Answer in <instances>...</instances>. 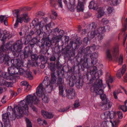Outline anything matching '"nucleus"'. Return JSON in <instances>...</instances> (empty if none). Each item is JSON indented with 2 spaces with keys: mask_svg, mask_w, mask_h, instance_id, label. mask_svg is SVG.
Segmentation results:
<instances>
[{
  "mask_svg": "<svg viewBox=\"0 0 127 127\" xmlns=\"http://www.w3.org/2000/svg\"><path fill=\"white\" fill-rule=\"evenodd\" d=\"M100 88H94V92L96 94V95H99L100 96L101 95L104 93L103 90L100 89Z\"/></svg>",
  "mask_w": 127,
  "mask_h": 127,
  "instance_id": "nucleus-31",
  "label": "nucleus"
},
{
  "mask_svg": "<svg viewBox=\"0 0 127 127\" xmlns=\"http://www.w3.org/2000/svg\"><path fill=\"white\" fill-rule=\"evenodd\" d=\"M43 34V38L41 42H38V45L40 48L43 49L45 47H47L49 46L50 43L49 38L47 36V34L44 32H43L42 33H40L38 35Z\"/></svg>",
  "mask_w": 127,
  "mask_h": 127,
  "instance_id": "nucleus-5",
  "label": "nucleus"
},
{
  "mask_svg": "<svg viewBox=\"0 0 127 127\" xmlns=\"http://www.w3.org/2000/svg\"><path fill=\"white\" fill-rule=\"evenodd\" d=\"M76 78L74 76H72L69 79V85L71 87L74 86L76 82Z\"/></svg>",
  "mask_w": 127,
  "mask_h": 127,
  "instance_id": "nucleus-24",
  "label": "nucleus"
},
{
  "mask_svg": "<svg viewBox=\"0 0 127 127\" xmlns=\"http://www.w3.org/2000/svg\"><path fill=\"white\" fill-rule=\"evenodd\" d=\"M32 74V73L29 70H28L25 72L24 76L30 79L31 80L33 78V76Z\"/></svg>",
  "mask_w": 127,
  "mask_h": 127,
  "instance_id": "nucleus-27",
  "label": "nucleus"
},
{
  "mask_svg": "<svg viewBox=\"0 0 127 127\" xmlns=\"http://www.w3.org/2000/svg\"><path fill=\"white\" fill-rule=\"evenodd\" d=\"M106 31L105 27H100L96 30L92 31L89 35V36L93 38L96 35L98 34V37L101 40L102 38V34L104 33Z\"/></svg>",
  "mask_w": 127,
  "mask_h": 127,
  "instance_id": "nucleus-4",
  "label": "nucleus"
},
{
  "mask_svg": "<svg viewBox=\"0 0 127 127\" xmlns=\"http://www.w3.org/2000/svg\"><path fill=\"white\" fill-rule=\"evenodd\" d=\"M120 90L118 89V91H114L113 92V94L114 98L115 99H117L118 98L117 96V95L119 93H120Z\"/></svg>",
  "mask_w": 127,
  "mask_h": 127,
  "instance_id": "nucleus-53",
  "label": "nucleus"
},
{
  "mask_svg": "<svg viewBox=\"0 0 127 127\" xmlns=\"http://www.w3.org/2000/svg\"><path fill=\"white\" fill-rule=\"evenodd\" d=\"M31 59L32 61H35L34 63H33L32 64L33 66H34L35 67H38L39 64V63H38L36 61L38 60V56L36 54H33L31 55Z\"/></svg>",
  "mask_w": 127,
  "mask_h": 127,
  "instance_id": "nucleus-19",
  "label": "nucleus"
},
{
  "mask_svg": "<svg viewBox=\"0 0 127 127\" xmlns=\"http://www.w3.org/2000/svg\"><path fill=\"white\" fill-rule=\"evenodd\" d=\"M8 45L1 46L0 47V60L1 62H9L10 61L9 58L6 53V51L8 49Z\"/></svg>",
  "mask_w": 127,
  "mask_h": 127,
  "instance_id": "nucleus-3",
  "label": "nucleus"
},
{
  "mask_svg": "<svg viewBox=\"0 0 127 127\" xmlns=\"http://www.w3.org/2000/svg\"><path fill=\"white\" fill-rule=\"evenodd\" d=\"M95 2L93 1H91L89 4V8L90 9H93Z\"/></svg>",
  "mask_w": 127,
  "mask_h": 127,
  "instance_id": "nucleus-61",
  "label": "nucleus"
},
{
  "mask_svg": "<svg viewBox=\"0 0 127 127\" xmlns=\"http://www.w3.org/2000/svg\"><path fill=\"white\" fill-rule=\"evenodd\" d=\"M4 125V127H11V125L10 120L3 121Z\"/></svg>",
  "mask_w": 127,
  "mask_h": 127,
  "instance_id": "nucleus-42",
  "label": "nucleus"
},
{
  "mask_svg": "<svg viewBox=\"0 0 127 127\" xmlns=\"http://www.w3.org/2000/svg\"><path fill=\"white\" fill-rule=\"evenodd\" d=\"M100 97L101 99L103 101L105 100H106V99L107 98L106 95L105 94H104V93L101 95L100 96Z\"/></svg>",
  "mask_w": 127,
  "mask_h": 127,
  "instance_id": "nucleus-55",
  "label": "nucleus"
},
{
  "mask_svg": "<svg viewBox=\"0 0 127 127\" xmlns=\"http://www.w3.org/2000/svg\"><path fill=\"white\" fill-rule=\"evenodd\" d=\"M20 19L23 22V21L25 22H28L30 21V19L28 14L26 13H24L21 15L20 17Z\"/></svg>",
  "mask_w": 127,
  "mask_h": 127,
  "instance_id": "nucleus-22",
  "label": "nucleus"
},
{
  "mask_svg": "<svg viewBox=\"0 0 127 127\" xmlns=\"http://www.w3.org/2000/svg\"><path fill=\"white\" fill-rule=\"evenodd\" d=\"M124 26V28L123 29L121 34L122 35L123 37H127V33L125 31L127 29L126 27H127V26H125V25Z\"/></svg>",
  "mask_w": 127,
  "mask_h": 127,
  "instance_id": "nucleus-44",
  "label": "nucleus"
},
{
  "mask_svg": "<svg viewBox=\"0 0 127 127\" xmlns=\"http://www.w3.org/2000/svg\"><path fill=\"white\" fill-rule=\"evenodd\" d=\"M7 77L6 79L8 80H12L13 79V76L11 75L12 74L10 73L7 74Z\"/></svg>",
  "mask_w": 127,
  "mask_h": 127,
  "instance_id": "nucleus-59",
  "label": "nucleus"
},
{
  "mask_svg": "<svg viewBox=\"0 0 127 127\" xmlns=\"http://www.w3.org/2000/svg\"><path fill=\"white\" fill-rule=\"evenodd\" d=\"M33 54L32 50L30 49L29 46H27L25 47L23 51L24 57L20 56L21 59L27 58L29 56H31Z\"/></svg>",
  "mask_w": 127,
  "mask_h": 127,
  "instance_id": "nucleus-9",
  "label": "nucleus"
},
{
  "mask_svg": "<svg viewBox=\"0 0 127 127\" xmlns=\"http://www.w3.org/2000/svg\"><path fill=\"white\" fill-rule=\"evenodd\" d=\"M26 121L27 123V127H32L31 123L29 119L27 118Z\"/></svg>",
  "mask_w": 127,
  "mask_h": 127,
  "instance_id": "nucleus-54",
  "label": "nucleus"
},
{
  "mask_svg": "<svg viewBox=\"0 0 127 127\" xmlns=\"http://www.w3.org/2000/svg\"><path fill=\"white\" fill-rule=\"evenodd\" d=\"M21 10V9H15L12 11L13 14L15 17H16V19L20 18V12Z\"/></svg>",
  "mask_w": 127,
  "mask_h": 127,
  "instance_id": "nucleus-28",
  "label": "nucleus"
},
{
  "mask_svg": "<svg viewBox=\"0 0 127 127\" xmlns=\"http://www.w3.org/2000/svg\"><path fill=\"white\" fill-rule=\"evenodd\" d=\"M70 108V107H67L65 108L60 109L58 110V111L59 112H62L66 111Z\"/></svg>",
  "mask_w": 127,
  "mask_h": 127,
  "instance_id": "nucleus-58",
  "label": "nucleus"
},
{
  "mask_svg": "<svg viewBox=\"0 0 127 127\" xmlns=\"http://www.w3.org/2000/svg\"><path fill=\"white\" fill-rule=\"evenodd\" d=\"M97 67L96 66H93V69L92 70V72H93V74H94V75L95 74H96V73L97 72Z\"/></svg>",
  "mask_w": 127,
  "mask_h": 127,
  "instance_id": "nucleus-64",
  "label": "nucleus"
},
{
  "mask_svg": "<svg viewBox=\"0 0 127 127\" xmlns=\"http://www.w3.org/2000/svg\"><path fill=\"white\" fill-rule=\"evenodd\" d=\"M88 59L87 58H83L81 59L79 64L81 66V68L82 70H84L85 68L88 69L89 66L87 63Z\"/></svg>",
  "mask_w": 127,
  "mask_h": 127,
  "instance_id": "nucleus-13",
  "label": "nucleus"
},
{
  "mask_svg": "<svg viewBox=\"0 0 127 127\" xmlns=\"http://www.w3.org/2000/svg\"><path fill=\"white\" fill-rule=\"evenodd\" d=\"M59 38L58 36H56L53 37L51 39L49 43V46L50 45H56L59 42L58 40Z\"/></svg>",
  "mask_w": 127,
  "mask_h": 127,
  "instance_id": "nucleus-20",
  "label": "nucleus"
},
{
  "mask_svg": "<svg viewBox=\"0 0 127 127\" xmlns=\"http://www.w3.org/2000/svg\"><path fill=\"white\" fill-rule=\"evenodd\" d=\"M65 92L66 95H65V96H66L68 99H72L74 98L75 96V92L74 89L70 88L68 90L66 89Z\"/></svg>",
  "mask_w": 127,
  "mask_h": 127,
  "instance_id": "nucleus-12",
  "label": "nucleus"
},
{
  "mask_svg": "<svg viewBox=\"0 0 127 127\" xmlns=\"http://www.w3.org/2000/svg\"><path fill=\"white\" fill-rule=\"evenodd\" d=\"M22 23V21L20 19H16V22L14 25V28H17L18 27V26L19 25V23Z\"/></svg>",
  "mask_w": 127,
  "mask_h": 127,
  "instance_id": "nucleus-45",
  "label": "nucleus"
},
{
  "mask_svg": "<svg viewBox=\"0 0 127 127\" xmlns=\"http://www.w3.org/2000/svg\"><path fill=\"white\" fill-rule=\"evenodd\" d=\"M21 85L23 86H27V89L28 90H30L31 86L29 85L28 82L27 81H24L22 82L21 83Z\"/></svg>",
  "mask_w": 127,
  "mask_h": 127,
  "instance_id": "nucleus-38",
  "label": "nucleus"
},
{
  "mask_svg": "<svg viewBox=\"0 0 127 127\" xmlns=\"http://www.w3.org/2000/svg\"><path fill=\"white\" fill-rule=\"evenodd\" d=\"M45 14L44 13L39 11L36 13V17L39 18H40L41 16H44Z\"/></svg>",
  "mask_w": 127,
  "mask_h": 127,
  "instance_id": "nucleus-43",
  "label": "nucleus"
},
{
  "mask_svg": "<svg viewBox=\"0 0 127 127\" xmlns=\"http://www.w3.org/2000/svg\"><path fill=\"white\" fill-rule=\"evenodd\" d=\"M69 45L70 47H72L73 49H72L70 51L68 54L71 57L74 56L75 54L74 49H78V46L76 43H74L72 41L70 42Z\"/></svg>",
  "mask_w": 127,
  "mask_h": 127,
  "instance_id": "nucleus-14",
  "label": "nucleus"
},
{
  "mask_svg": "<svg viewBox=\"0 0 127 127\" xmlns=\"http://www.w3.org/2000/svg\"><path fill=\"white\" fill-rule=\"evenodd\" d=\"M113 82V80L112 78L110 76H109L108 79V81H107L106 82L108 85L109 89H110V86L109 84V83H112Z\"/></svg>",
  "mask_w": 127,
  "mask_h": 127,
  "instance_id": "nucleus-51",
  "label": "nucleus"
},
{
  "mask_svg": "<svg viewBox=\"0 0 127 127\" xmlns=\"http://www.w3.org/2000/svg\"><path fill=\"white\" fill-rule=\"evenodd\" d=\"M23 42L24 40L22 41V39L21 38L20 40H18L12 46L11 48L13 49L14 51L16 52L14 53H17L19 54L18 52L20 51L22 48Z\"/></svg>",
  "mask_w": 127,
  "mask_h": 127,
  "instance_id": "nucleus-8",
  "label": "nucleus"
},
{
  "mask_svg": "<svg viewBox=\"0 0 127 127\" xmlns=\"http://www.w3.org/2000/svg\"><path fill=\"white\" fill-rule=\"evenodd\" d=\"M38 18H35L32 21V24L33 26L35 27V26H39L40 22L38 23Z\"/></svg>",
  "mask_w": 127,
  "mask_h": 127,
  "instance_id": "nucleus-37",
  "label": "nucleus"
},
{
  "mask_svg": "<svg viewBox=\"0 0 127 127\" xmlns=\"http://www.w3.org/2000/svg\"><path fill=\"white\" fill-rule=\"evenodd\" d=\"M75 84L77 88L78 89H79L81 88L83 85L82 82H80V80L79 79L77 80H76Z\"/></svg>",
  "mask_w": 127,
  "mask_h": 127,
  "instance_id": "nucleus-40",
  "label": "nucleus"
},
{
  "mask_svg": "<svg viewBox=\"0 0 127 127\" xmlns=\"http://www.w3.org/2000/svg\"><path fill=\"white\" fill-rule=\"evenodd\" d=\"M112 105V102L109 101L107 98L106 99V100L101 103L100 104L102 109L103 110H106L110 109Z\"/></svg>",
  "mask_w": 127,
  "mask_h": 127,
  "instance_id": "nucleus-11",
  "label": "nucleus"
},
{
  "mask_svg": "<svg viewBox=\"0 0 127 127\" xmlns=\"http://www.w3.org/2000/svg\"><path fill=\"white\" fill-rule=\"evenodd\" d=\"M41 113L43 116L46 118L51 119L53 116V115L52 114L46 112L43 110L41 111Z\"/></svg>",
  "mask_w": 127,
  "mask_h": 127,
  "instance_id": "nucleus-23",
  "label": "nucleus"
},
{
  "mask_svg": "<svg viewBox=\"0 0 127 127\" xmlns=\"http://www.w3.org/2000/svg\"><path fill=\"white\" fill-rule=\"evenodd\" d=\"M50 3L51 6L56 9L63 7L62 0H50Z\"/></svg>",
  "mask_w": 127,
  "mask_h": 127,
  "instance_id": "nucleus-10",
  "label": "nucleus"
},
{
  "mask_svg": "<svg viewBox=\"0 0 127 127\" xmlns=\"http://www.w3.org/2000/svg\"><path fill=\"white\" fill-rule=\"evenodd\" d=\"M10 114L9 112H8L3 114L2 115V120L3 121H5L9 120V115Z\"/></svg>",
  "mask_w": 127,
  "mask_h": 127,
  "instance_id": "nucleus-32",
  "label": "nucleus"
},
{
  "mask_svg": "<svg viewBox=\"0 0 127 127\" xmlns=\"http://www.w3.org/2000/svg\"><path fill=\"white\" fill-rule=\"evenodd\" d=\"M91 58L92 59V61L91 62V64L92 65L93 64V65H95L97 62V60L96 58H93L92 59V56H90Z\"/></svg>",
  "mask_w": 127,
  "mask_h": 127,
  "instance_id": "nucleus-48",
  "label": "nucleus"
},
{
  "mask_svg": "<svg viewBox=\"0 0 127 127\" xmlns=\"http://www.w3.org/2000/svg\"><path fill=\"white\" fill-rule=\"evenodd\" d=\"M119 108L122 110L124 112H126L127 111V106L126 105H120L119 106Z\"/></svg>",
  "mask_w": 127,
  "mask_h": 127,
  "instance_id": "nucleus-46",
  "label": "nucleus"
},
{
  "mask_svg": "<svg viewBox=\"0 0 127 127\" xmlns=\"http://www.w3.org/2000/svg\"><path fill=\"white\" fill-rule=\"evenodd\" d=\"M15 66H11L10 67H8V71L9 73L14 75V70Z\"/></svg>",
  "mask_w": 127,
  "mask_h": 127,
  "instance_id": "nucleus-39",
  "label": "nucleus"
},
{
  "mask_svg": "<svg viewBox=\"0 0 127 127\" xmlns=\"http://www.w3.org/2000/svg\"><path fill=\"white\" fill-rule=\"evenodd\" d=\"M126 70V65L124 64L121 68L118 70L116 74V76L118 78H120L124 74Z\"/></svg>",
  "mask_w": 127,
  "mask_h": 127,
  "instance_id": "nucleus-15",
  "label": "nucleus"
},
{
  "mask_svg": "<svg viewBox=\"0 0 127 127\" xmlns=\"http://www.w3.org/2000/svg\"><path fill=\"white\" fill-rule=\"evenodd\" d=\"M40 60L41 62H42L43 64H45L46 62V58L45 57L42 55H39L38 56V58Z\"/></svg>",
  "mask_w": 127,
  "mask_h": 127,
  "instance_id": "nucleus-36",
  "label": "nucleus"
},
{
  "mask_svg": "<svg viewBox=\"0 0 127 127\" xmlns=\"http://www.w3.org/2000/svg\"><path fill=\"white\" fill-rule=\"evenodd\" d=\"M7 18L5 16L1 15L0 16V21L1 23L3 22L5 19Z\"/></svg>",
  "mask_w": 127,
  "mask_h": 127,
  "instance_id": "nucleus-57",
  "label": "nucleus"
},
{
  "mask_svg": "<svg viewBox=\"0 0 127 127\" xmlns=\"http://www.w3.org/2000/svg\"><path fill=\"white\" fill-rule=\"evenodd\" d=\"M3 35L2 37L1 41H2V46H6L7 45H5V39L6 38H11V36H10V34L8 31H4L3 32Z\"/></svg>",
  "mask_w": 127,
  "mask_h": 127,
  "instance_id": "nucleus-18",
  "label": "nucleus"
},
{
  "mask_svg": "<svg viewBox=\"0 0 127 127\" xmlns=\"http://www.w3.org/2000/svg\"><path fill=\"white\" fill-rule=\"evenodd\" d=\"M47 18H42V19L41 22H40V24L39 25V27H42L44 25H45L47 23Z\"/></svg>",
  "mask_w": 127,
  "mask_h": 127,
  "instance_id": "nucleus-34",
  "label": "nucleus"
},
{
  "mask_svg": "<svg viewBox=\"0 0 127 127\" xmlns=\"http://www.w3.org/2000/svg\"><path fill=\"white\" fill-rule=\"evenodd\" d=\"M117 115L120 119H121L123 117V114L122 112L119 111L117 112Z\"/></svg>",
  "mask_w": 127,
  "mask_h": 127,
  "instance_id": "nucleus-60",
  "label": "nucleus"
},
{
  "mask_svg": "<svg viewBox=\"0 0 127 127\" xmlns=\"http://www.w3.org/2000/svg\"><path fill=\"white\" fill-rule=\"evenodd\" d=\"M8 73H6L5 72H2L0 74V77H2L3 78L6 79L7 78L8 76L7 74Z\"/></svg>",
  "mask_w": 127,
  "mask_h": 127,
  "instance_id": "nucleus-50",
  "label": "nucleus"
},
{
  "mask_svg": "<svg viewBox=\"0 0 127 127\" xmlns=\"http://www.w3.org/2000/svg\"><path fill=\"white\" fill-rule=\"evenodd\" d=\"M55 72H52L51 73V80L50 82H49L50 84H51L52 85L55 84L56 82V77L55 74Z\"/></svg>",
  "mask_w": 127,
  "mask_h": 127,
  "instance_id": "nucleus-26",
  "label": "nucleus"
},
{
  "mask_svg": "<svg viewBox=\"0 0 127 127\" xmlns=\"http://www.w3.org/2000/svg\"><path fill=\"white\" fill-rule=\"evenodd\" d=\"M80 106L79 102L78 100H76L75 101V103L74 104L73 107L76 108L77 107Z\"/></svg>",
  "mask_w": 127,
  "mask_h": 127,
  "instance_id": "nucleus-62",
  "label": "nucleus"
},
{
  "mask_svg": "<svg viewBox=\"0 0 127 127\" xmlns=\"http://www.w3.org/2000/svg\"><path fill=\"white\" fill-rule=\"evenodd\" d=\"M14 55L15 58L11 60V62L14 66L18 68H20L23 65V63L21 60L22 59L18 58V57L19 56V54L17 53H14Z\"/></svg>",
  "mask_w": 127,
  "mask_h": 127,
  "instance_id": "nucleus-7",
  "label": "nucleus"
},
{
  "mask_svg": "<svg viewBox=\"0 0 127 127\" xmlns=\"http://www.w3.org/2000/svg\"><path fill=\"white\" fill-rule=\"evenodd\" d=\"M97 13V17L98 18H99L103 16L104 12L103 7H100L98 9Z\"/></svg>",
  "mask_w": 127,
  "mask_h": 127,
  "instance_id": "nucleus-25",
  "label": "nucleus"
},
{
  "mask_svg": "<svg viewBox=\"0 0 127 127\" xmlns=\"http://www.w3.org/2000/svg\"><path fill=\"white\" fill-rule=\"evenodd\" d=\"M49 82L48 77H45L42 83H40L37 88L36 93L37 96H40L42 95L44 88L47 92L50 93L51 92L53 89V85L49 83Z\"/></svg>",
  "mask_w": 127,
  "mask_h": 127,
  "instance_id": "nucleus-2",
  "label": "nucleus"
},
{
  "mask_svg": "<svg viewBox=\"0 0 127 127\" xmlns=\"http://www.w3.org/2000/svg\"><path fill=\"white\" fill-rule=\"evenodd\" d=\"M106 56L107 58L110 61L112 60V57L111 53V51L109 49H107L106 51Z\"/></svg>",
  "mask_w": 127,
  "mask_h": 127,
  "instance_id": "nucleus-35",
  "label": "nucleus"
},
{
  "mask_svg": "<svg viewBox=\"0 0 127 127\" xmlns=\"http://www.w3.org/2000/svg\"><path fill=\"white\" fill-rule=\"evenodd\" d=\"M29 28L27 26L24 25L22 27L21 31L22 32L23 34H26L29 32Z\"/></svg>",
  "mask_w": 127,
  "mask_h": 127,
  "instance_id": "nucleus-30",
  "label": "nucleus"
},
{
  "mask_svg": "<svg viewBox=\"0 0 127 127\" xmlns=\"http://www.w3.org/2000/svg\"><path fill=\"white\" fill-rule=\"evenodd\" d=\"M4 84H5L6 86L7 87H12V84H11V83L8 82H5V83L3 84L2 85H4Z\"/></svg>",
  "mask_w": 127,
  "mask_h": 127,
  "instance_id": "nucleus-63",
  "label": "nucleus"
},
{
  "mask_svg": "<svg viewBox=\"0 0 127 127\" xmlns=\"http://www.w3.org/2000/svg\"><path fill=\"white\" fill-rule=\"evenodd\" d=\"M105 117V118H110L112 119L116 115V113L113 111H106L104 113Z\"/></svg>",
  "mask_w": 127,
  "mask_h": 127,
  "instance_id": "nucleus-16",
  "label": "nucleus"
},
{
  "mask_svg": "<svg viewBox=\"0 0 127 127\" xmlns=\"http://www.w3.org/2000/svg\"><path fill=\"white\" fill-rule=\"evenodd\" d=\"M19 74L20 75H22L23 76L24 75L25 72L26 71H25L24 69L22 68H19Z\"/></svg>",
  "mask_w": 127,
  "mask_h": 127,
  "instance_id": "nucleus-49",
  "label": "nucleus"
},
{
  "mask_svg": "<svg viewBox=\"0 0 127 127\" xmlns=\"http://www.w3.org/2000/svg\"><path fill=\"white\" fill-rule=\"evenodd\" d=\"M32 37L31 36L29 35V34L27 35L26 36V40H25V41L24 44L25 45L26 44V41H27L28 42L30 41V39Z\"/></svg>",
  "mask_w": 127,
  "mask_h": 127,
  "instance_id": "nucleus-56",
  "label": "nucleus"
},
{
  "mask_svg": "<svg viewBox=\"0 0 127 127\" xmlns=\"http://www.w3.org/2000/svg\"><path fill=\"white\" fill-rule=\"evenodd\" d=\"M41 96H42V97L43 96H44V97L42 98V100L43 102L46 103H48V102L49 99L47 96H46L44 95H42ZM40 97H41V96Z\"/></svg>",
  "mask_w": 127,
  "mask_h": 127,
  "instance_id": "nucleus-47",
  "label": "nucleus"
},
{
  "mask_svg": "<svg viewBox=\"0 0 127 127\" xmlns=\"http://www.w3.org/2000/svg\"><path fill=\"white\" fill-rule=\"evenodd\" d=\"M119 50L118 46L115 47L114 48L113 51L112 52V54L114 58H116V60L118 59V58L117 57L119 54Z\"/></svg>",
  "mask_w": 127,
  "mask_h": 127,
  "instance_id": "nucleus-29",
  "label": "nucleus"
},
{
  "mask_svg": "<svg viewBox=\"0 0 127 127\" xmlns=\"http://www.w3.org/2000/svg\"><path fill=\"white\" fill-rule=\"evenodd\" d=\"M85 3V0H78V5L77 6L78 12L83 11L84 7V4Z\"/></svg>",
  "mask_w": 127,
  "mask_h": 127,
  "instance_id": "nucleus-17",
  "label": "nucleus"
},
{
  "mask_svg": "<svg viewBox=\"0 0 127 127\" xmlns=\"http://www.w3.org/2000/svg\"><path fill=\"white\" fill-rule=\"evenodd\" d=\"M99 77L98 76L96 79V81L95 82L94 85V87L96 88H101L103 85L102 81L101 80L98 79Z\"/></svg>",
  "mask_w": 127,
  "mask_h": 127,
  "instance_id": "nucleus-21",
  "label": "nucleus"
},
{
  "mask_svg": "<svg viewBox=\"0 0 127 127\" xmlns=\"http://www.w3.org/2000/svg\"><path fill=\"white\" fill-rule=\"evenodd\" d=\"M59 74H58V76L57 82V84L59 86V94L60 95L64 97L65 96V94L64 93L63 86L64 84V80L63 78L59 76Z\"/></svg>",
  "mask_w": 127,
  "mask_h": 127,
  "instance_id": "nucleus-6",
  "label": "nucleus"
},
{
  "mask_svg": "<svg viewBox=\"0 0 127 127\" xmlns=\"http://www.w3.org/2000/svg\"><path fill=\"white\" fill-rule=\"evenodd\" d=\"M111 4L114 6L118 4L120 2V0H110Z\"/></svg>",
  "mask_w": 127,
  "mask_h": 127,
  "instance_id": "nucleus-41",
  "label": "nucleus"
},
{
  "mask_svg": "<svg viewBox=\"0 0 127 127\" xmlns=\"http://www.w3.org/2000/svg\"><path fill=\"white\" fill-rule=\"evenodd\" d=\"M28 103L34 111L37 112V109L34 105H38L40 104V101L37 98L35 93L33 95H29L27 96L26 100L21 101L20 104L14 105L13 109L10 106L13 113L14 112L15 115V117L12 119V120H15L16 117L18 119L23 116L24 110H28Z\"/></svg>",
  "mask_w": 127,
  "mask_h": 127,
  "instance_id": "nucleus-1",
  "label": "nucleus"
},
{
  "mask_svg": "<svg viewBox=\"0 0 127 127\" xmlns=\"http://www.w3.org/2000/svg\"><path fill=\"white\" fill-rule=\"evenodd\" d=\"M110 122L112 123L113 127H117L119 123L120 122V121L118 119H116L113 121V122L111 120L110 121Z\"/></svg>",
  "mask_w": 127,
  "mask_h": 127,
  "instance_id": "nucleus-33",
  "label": "nucleus"
},
{
  "mask_svg": "<svg viewBox=\"0 0 127 127\" xmlns=\"http://www.w3.org/2000/svg\"><path fill=\"white\" fill-rule=\"evenodd\" d=\"M69 49L67 47H65L62 49V52L65 54H68Z\"/></svg>",
  "mask_w": 127,
  "mask_h": 127,
  "instance_id": "nucleus-52",
  "label": "nucleus"
}]
</instances>
